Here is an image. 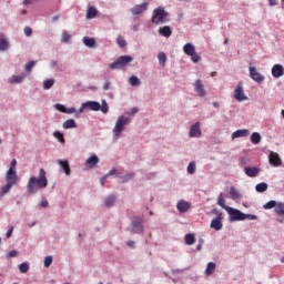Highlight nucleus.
Instances as JSON below:
<instances>
[{
    "label": "nucleus",
    "instance_id": "53",
    "mask_svg": "<svg viewBox=\"0 0 284 284\" xmlns=\"http://www.w3.org/2000/svg\"><path fill=\"white\" fill-rule=\"evenodd\" d=\"M24 34H26V37H32V28L26 27L24 28Z\"/></svg>",
    "mask_w": 284,
    "mask_h": 284
},
{
    "label": "nucleus",
    "instance_id": "34",
    "mask_svg": "<svg viewBox=\"0 0 284 284\" xmlns=\"http://www.w3.org/2000/svg\"><path fill=\"white\" fill-rule=\"evenodd\" d=\"M255 190L256 192H260V193L267 192V183L262 182L256 184Z\"/></svg>",
    "mask_w": 284,
    "mask_h": 284
},
{
    "label": "nucleus",
    "instance_id": "44",
    "mask_svg": "<svg viewBox=\"0 0 284 284\" xmlns=\"http://www.w3.org/2000/svg\"><path fill=\"white\" fill-rule=\"evenodd\" d=\"M53 136H55V139H58V141L60 143H65V138H63V133L59 132V131H55L53 133Z\"/></svg>",
    "mask_w": 284,
    "mask_h": 284
},
{
    "label": "nucleus",
    "instance_id": "7",
    "mask_svg": "<svg viewBox=\"0 0 284 284\" xmlns=\"http://www.w3.org/2000/svg\"><path fill=\"white\" fill-rule=\"evenodd\" d=\"M87 108H89V110H92L93 112H99V110H101V103H99L97 101L84 102L81 104L80 113H82L84 110H87Z\"/></svg>",
    "mask_w": 284,
    "mask_h": 284
},
{
    "label": "nucleus",
    "instance_id": "20",
    "mask_svg": "<svg viewBox=\"0 0 284 284\" xmlns=\"http://www.w3.org/2000/svg\"><path fill=\"white\" fill-rule=\"evenodd\" d=\"M245 136H250V130L247 129L237 130L232 133V139H241Z\"/></svg>",
    "mask_w": 284,
    "mask_h": 284
},
{
    "label": "nucleus",
    "instance_id": "18",
    "mask_svg": "<svg viewBox=\"0 0 284 284\" xmlns=\"http://www.w3.org/2000/svg\"><path fill=\"white\" fill-rule=\"evenodd\" d=\"M283 74H284V68L281 64H275L272 68V75L274 77V79H281Z\"/></svg>",
    "mask_w": 284,
    "mask_h": 284
},
{
    "label": "nucleus",
    "instance_id": "22",
    "mask_svg": "<svg viewBox=\"0 0 284 284\" xmlns=\"http://www.w3.org/2000/svg\"><path fill=\"white\" fill-rule=\"evenodd\" d=\"M159 34H161L162 37H166L168 39L172 37V28H170V26H164L159 29Z\"/></svg>",
    "mask_w": 284,
    "mask_h": 284
},
{
    "label": "nucleus",
    "instance_id": "49",
    "mask_svg": "<svg viewBox=\"0 0 284 284\" xmlns=\"http://www.w3.org/2000/svg\"><path fill=\"white\" fill-rule=\"evenodd\" d=\"M118 45H120L121 48H125V45H128V42L123 37H118Z\"/></svg>",
    "mask_w": 284,
    "mask_h": 284
},
{
    "label": "nucleus",
    "instance_id": "51",
    "mask_svg": "<svg viewBox=\"0 0 284 284\" xmlns=\"http://www.w3.org/2000/svg\"><path fill=\"white\" fill-rule=\"evenodd\" d=\"M54 108H55V110H58V112H63L64 114H65V111L68 109V108H65V105L59 104V103L55 104Z\"/></svg>",
    "mask_w": 284,
    "mask_h": 284
},
{
    "label": "nucleus",
    "instance_id": "60",
    "mask_svg": "<svg viewBox=\"0 0 284 284\" xmlns=\"http://www.w3.org/2000/svg\"><path fill=\"white\" fill-rule=\"evenodd\" d=\"M110 85H111L110 81L104 82L103 90H105V91L110 90Z\"/></svg>",
    "mask_w": 284,
    "mask_h": 284
},
{
    "label": "nucleus",
    "instance_id": "52",
    "mask_svg": "<svg viewBox=\"0 0 284 284\" xmlns=\"http://www.w3.org/2000/svg\"><path fill=\"white\" fill-rule=\"evenodd\" d=\"M191 57V60L193 61V63H199L201 61V55L193 53Z\"/></svg>",
    "mask_w": 284,
    "mask_h": 284
},
{
    "label": "nucleus",
    "instance_id": "39",
    "mask_svg": "<svg viewBox=\"0 0 284 284\" xmlns=\"http://www.w3.org/2000/svg\"><path fill=\"white\" fill-rule=\"evenodd\" d=\"M160 65H165V61H168V55L165 53L161 52L158 55Z\"/></svg>",
    "mask_w": 284,
    "mask_h": 284
},
{
    "label": "nucleus",
    "instance_id": "30",
    "mask_svg": "<svg viewBox=\"0 0 284 284\" xmlns=\"http://www.w3.org/2000/svg\"><path fill=\"white\" fill-rule=\"evenodd\" d=\"M251 143H253V145H258V143H261V133L258 132L252 133Z\"/></svg>",
    "mask_w": 284,
    "mask_h": 284
},
{
    "label": "nucleus",
    "instance_id": "28",
    "mask_svg": "<svg viewBox=\"0 0 284 284\" xmlns=\"http://www.w3.org/2000/svg\"><path fill=\"white\" fill-rule=\"evenodd\" d=\"M99 14V11H97V8L89 7L87 10V19H94Z\"/></svg>",
    "mask_w": 284,
    "mask_h": 284
},
{
    "label": "nucleus",
    "instance_id": "35",
    "mask_svg": "<svg viewBox=\"0 0 284 284\" xmlns=\"http://www.w3.org/2000/svg\"><path fill=\"white\" fill-rule=\"evenodd\" d=\"M275 213H276L278 216H283V214H284V203H278V204H276V206H275Z\"/></svg>",
    "mask_w": 284,
    "mask_h": 284
},
{
    "label": "nucleus",
    "instance_id": "45",
    "mask_svg": "<svg viewBox=\"0 0 284 284\" xmlns=\"http://www.w3.org/2000/svg\"><path fill=\"white\" fill-rule=\"evenodd\" d=\"M132 179H134L133 173H128L126 175L121 178V182L122 183H128V181H132Z\"/></svg>",
    "mask_w": 284,
    "mask_h": 284
},
{
    "label": "nucleus",
    "instance_id": "38",
    "mask_svg": "<svg viewBox=\"0 0 284 284\" xmlns=\"http://www.w3.org/2000/svg\"><path fill=\"white\" fill-rule=\"evenodd\" d=\"M186 245H194V235L193 234H186L184 237Z\"/></svg>",
    "mask_w": 284,
    "mask_h": 284
},
{
    "label": "nucleus",
    "instance_id": "43",
    "mask_svg": "<svg viewBox=\"0 0 284 284\" xmlns=\"http://www.w3.org/2000/svg\"><path fill=\"white\" fill-rule=\"evenodd\" d=\"M34 65H37V62L34 61H29L26 67H24V70L26 72L30 73L32 72V68H34Z\"/></svg>",
    "mask_w": 284,
    "mask_h": 284
},
{
    "label": "nucleus",
    "instance_id": "55",
    "mask_svg": "<svg viewBox=\"0 0 284 284\" xmlns=\"http://www.w3.org/2000/svg\"><path fill=\"white\" fill-rule=\"evenodd\" d=\"M245 219H248L250 221H256L258 217L254 214H245Z\"/></svg>",
    "mask_w": 284,
    "mask_h": 284
},
{
    "label": "nucleus",
    "instance_id": "15",
    "mask_svg": "<svg viewBox=\"0 0 284 284\" xmlns=\"http://www.w3.org/2000/svg\"><path fill=\"white\" fill-rule=\"evenodd\" d=\"M258 172H261V170L257 166H246L244 169V173L246 174V176H250L251 179L258 176Z\"/></svg>",
    "mask_w": 284,
    "mask_h": 284
},
{
    "label": "nucleus",
    "instance_id": "40",
    "mask_svg": "<svg viewBox=\"0 0 284 284\" xmlns=\"http://www.w3.org/2000/svg\"><path fill=\"white\" fill-rule=\"evenodd\" d=\"M196 172V164L194 162H190L187 165V174H194Z\"/></svg>",
    "mask_w": 284,
    "mask_h": 284
},
{
    "label": "nucleus",
    "instance_id": "27",
    "mask_svg": "<svg viewBox=\"0 0 284 284\" xmlns=\"http://www.w3.org/2000/svg\"><path fill=\"white\" fill-rule=\"evenodd\" d=\"M62 128L64 130H70L72 128H77V122L74 121V119H69V120L64 121V123L62 124Z\"/></svg>",
    "mask_w": 284,
    "mask_h": 284
},
{
    "label": "nucleus",
    "instance_id": "57",
    "mask_svg": "<svg viewBox=\"0 0 284 284\" xmlns=\"http://www.w3.org/2000/svg\"><path fill=\"white\" fill-rule=\"evenodd\" d=\"M14 232V227L11 226L8 231H7V239H10V236H12V233Z\"/></svg>",
    "mask_w": 284,
    "mask_h": 284
},
{
    "label": "nucleus",
    "instance_id": "33",
    "mask_svg": "<svg viewBox=\"0 0 284 284\" xmlns=\"http://www.w3.org/2000/svg\"><path fill=\"white\" fill-rule=\"evenodd\" d=\"M129 83L133 88H136V85H141V80L136 75H132L129 78Z\"/></svg>",
    "mask_w": 284,
    "mask_h": 284
},
{
    "label": "nucleus",
    "instance_id": "62",
    "mask_svg": "<svg viewBox=\"0 0 284 284\" xmlns=\"http://www.w3.org/2000/svg\"><path fill=\"white\" fill-rule=\"evenodd\" d=\"M106 179H108V175H104L103 178H101L100 183H101L102 187H103V185H105Z\"/></svg>",
    "mask_w": 284,
    "mask_h": 284
},
{
    "label": "nucleus",
    "instance_id": "61",
    "mask_svg": "<svg viewBox=\"0 0 284 284\" xmlns=\"http://www.w3.org/2000/svg\"><path fill=\"white\" fill-rule=\"evenodd\" d=\"M278 0H268V6L274 7L277 6Z\"/></svg>",
    "mask_w": 284,
    "mask_h": 284
},
{
    "label": "nucleus",
    "instance_id": "8",
    "mask_svg": "<svg viewBox=\"0 0 284 284\" xmlns=\"http://www.w3.org/2000/svg\"><path fill=\"white\" fill-rule=\"evenodd\" d=\"M250 77L255 83H263L265 81V77L261 74L255 67H250L248 68Z\"/></svg>",
    "mask_w": 284,
    "mask_h": 284
},
{
    "label": "nucleus",
    "instance_id": "64",
    "mask_svg": "<svg viewBox=\"0 0 284 284\" xmlns=\"http://www.w3.org/2000/svg\"><path fill=\"white\" fill-rule=\"evenodd\" d=\"M128 245H129L132 250H134V247H135L134 241H129V242H128Z\"/></svg>",
    "mask_w": 284,
    "mask_h": 284
},
{
    "label": "nucleus",
    "instance_id": "59",
    "mask_svg": "<svg viewBox=\"0 0 284 284\" xmlns=\"http://www.w3.org/2000/svg\"><path fill=\"white\" fill-rule=\"evenodd\" d=\"M116 174V169H111L105 176H114Z\"/></svg>",
    "mask_w": 284,
    "mask_h": 284
},
{
    "label": "nucleus",
    "instance_id": "37",
    "mask_svg": "<svg viewBox=\"0 0 284 284\" xmlns=\"http://www.w3.org/2000/svg\"><path fill=\"white\" fill-rule=\"evenodd\" d=\"M100 110L103 114H108L110 112V106L105 100H102V105H100Z\"/></svg>",
    "mask_w": 284,
    "mask_h": 284
},
{
    "label": "nucleus",
    "instance_id": "31",
    "mask_svg": "<svg viewBox=\"0 0 284 284\" xmlns=\"http://www.w3.org/2000/svg\"><path fill=\"white\" fill-rule=\"evenodd\" d=\"M215 270H216V264L213 263V262H210V263L207 264V266H206L205 274H206L207 276H212V273L215 272Z\"/></svg>",
    "mask_w": 284,
    "mask_h": 284
},
{
    "label": "nucleus",
    "instance_id": "3",
    "mask_svg": "<svg viewBox=\"0 0 284 284\" xmlns=\"http://www.w3.org/2000/svg\"><path fill=\"white\" fill-rule=\"evenodd\" d=\"M134 59L132 55H121L116 59V61L112 62L109 67L111 70H123V68H128L130 63H132Z\"/></svg>",
    "mask_w": 284,
    "mask_h": 284
},
{
    "label": "nucleus",
    "instance_id": "17",
    "mask_svg": "<svg viewBox=\"0 0 284 284\" xmlns=\"http://www.w3.org/2000/svg\"><path fill=\"white\" fill-rule=\"evenodd\" d=\"M190 207H192V206H191L190 203L186 202L185 200H180V201L178 202V204H176V209H178V211H179L181 214L187 212V210H190Z\"/></svg>",
    "mask_w": 284,
    "mask_h": 284
},
{
    "label": "nucleus",
    "instance_id": "29",
    "mask_svg": "<svg viewBox=\"0 0 284 284\" xmlns=\"http://www.w3.org/2000/svg\"><path fill=\"white\" fill-rule=\"evenodd\" d=\"M114 203H116V196L114 195H109L104 201L105 207H112Z\"/></svg>",
    "mask_w": 284,
    "mask_h": 284
},
{
    "label": "nucleus",
    "instance_id": "6",
    "mask_svg": "<svg viewBox=\"0 0 284 284\" xmlns=\"http://www.w3.org/2000/svg\"><path fill=\"white\" fill-rule=\"evenodd\" d=\"M226 212L230 215V221H245V214L239 210L226 207Z\"/></svg>",
    "mask_w": 284,
    "mask_h": 284
},
{
    "label": "nucleus",
    "instance_id": "10",
    "mask_svg": "<svg viewBox=\"0 0 284 284\" xmlns=\"http://www.w3.org/2000/svg\"><path fill=\"white\" fill-rule=\"evenodd\" d=\"M211 229L215 230L216 232L223 230V214L219 213L216 219H213L211 221Z\"/></svg>",
    "mask_w": 284,
    "mask_h": 284
},
{
    "label": "nucleus",
    "instance_id": "14",
    "mask_svg": "<svg viewBox=\"0 0 284 284\" xmlns=\"http://www.w3.org/2000/svg\"><path fill=\"white\" fill-rule=\"evenodd\" d=\"M268 161L271 165H274V168H278L282 164L278 153L271 152V154L268 155Z\"/></svg>",
    "mask_w": 284,
    "mask_h": 284
},
{
    "label": "nucleus",
    "instance_id": "25",
    "mask_svg": "<svg viewBox=\"0 0 284 284\" xmlns=\"http://www.w3.org/2000/svg\"><path fill=\"white\" fill-rule=\"evenodd\" d=\"M230 196L233 201H239L241 199V193L236 190V187L231 186L230 187Z\"/></svg>",
    "mask_w": 284,
    "mask_h": 284
},
{
    "label": "nucleus",
    "instance_id": "4",
    "mask_svg": "<svg viewBox=\"0 0 284 284\" xmlns=\"http://www.w3.org/2000/svg\"><path fill=\"white\" fill-rule=\"evenodd\" d=\"M130 123V118H125L123 115H120L115 122V126L113 128V134L115 139H120L121 134L123 133V130L125 125Z\"/></svg>",
    "mask_w": 284,
    "mask_h": 284
},
{
    "label": "nucleus",
    "instance_id": "26",
    "mask_svg": "<svg viewBox=\"0 0 284 284\" xmlns=\"http://www.w3.org/2000/svg\"><path fill=\"white\" fill-rule=\"evenodd\" d=\"M82 41L87 48H94V45H97V40L94 38L84 37Z\"/></svg>",
    "mask_w": 284,
    "mask_h": 284
},
{
    "label": "nucleus",
    "instance_id": "32",
    "mask_svg": "<svg viewBox=\"0 0 284 284\" xmlns=\"http://www.w3.org/2000/svg\"><path fill=\"white\" fill-rule=\"evenodd\" d=\"M10 48V43L6 38L0 39V52H6Z\"/></svg>",
    "mask_w": 284,
    "mask_h": 284
},
{
    "label": "nucleus",
    "instance_id": "58",
    "mask_svg": "<svg viewBox=\"0 0 284 284\" xmlns=\"http://www.w3.org/2000/svg\"><path fill=\"white\" fill-rule=\"evenodd\" d=\"M74 112H77V109H74V108H69V109H67V111L64 112V114H74Z\"/></svg>",
    "mask_w": 284,
    "mask_h": 284
},
{
    "label": "nucleus",
    "instance_id": "56",
    "mask_svg": "<svg viewBox=\"0 0 284 284\" xmlns=\"http://www.w3.org/2000/svg\"><path fill=\"white\" fill-rule=\"evenodd\" d=\"M19 254V252L17 251H10L8 254V258H14V256H17Z\"/></svg>",
    "mask_w": 284,
    "mask_h": 284
},
{
    "label": "nucleus",
    "instance_id": "2",
    "mask_svg": "<svg viewBox=\"0 0 284 284\" xmlns=\"http://www.w3.org/2000/svg\"><path fill=\"white\" fill-rule=\"evenodd\" d=\"M168 21V12H165V9L163 7H159L153 10L152 14V23L155 26H163V23H166Z\"/></svg>",
    "mask_w": 284,
    "mask_h": 284
},
{
    "label": "nucleus",
    "instance_id": "47",
    "mask_svg": "<svg viewBox=\"0 0 284 284\" xmlns=\"http://www.w3.org/2000/svg\"><path fill=\"white\" fill-rule=\"evenodd\" d=\"M217 205H220L224 210H227V207H230L225 205V200L223 199V194H221L220 197L217 199Z\"/></svg>",
    "mask_w": 284,
    "mask_h": 284
},
{
    "label": "nucleus",
    "instance_id": "1",
    "mask_svg": "<svg viewBox=\"0 0 284 284\" xmlns=\"http://www.w3.org/2000/svg\"><path fill=\"white\" fill-rule=\"evenodd\" d=\"M48 187V176H45V170L40 169L39 178L31 176L27 184V193L28 194H37L39 190H44Z\"/></svg>",
    "mask_w": 284,
    "mask_h": 284
},
{
    "label": "nucleus",
    "instance_id": "54",
    "mask_svg": "<svg viewBox=\"0 0 284 284\" xmlns=\"http://www.w3.org/2000/svg\"><path fill=\"white\" fill-rule=\"evenodd\" d=\"M17 169V159H13L11 161V164H10V169L9 170H12V172H16L14 170Z\"/></svg>",
    "mask_w": 284,
    "mask_h": 284
},
{
    "label": "nucleus",
    "instance_id": "19",
    "mask_svg": "<svg viewBox=\"0 0 284 284\" xmlns=\"http://www.w3.org/2000/svg\"><path fill=\"white\" fill-rule=\"evenodd\" d=\"M98 163H99V156L92 155L85 161L84 165L87 170H92V168H94Z\"/></svg>",
    "mask_w": 284,
    "mask_h": 284
},
{
    "label": "nucleus",
    "instance_id": "42",
    "mask_svg": "<svg viewBox=\"0 0 284 284\" xmlns=\"http://www.w3.org/2000/svg\"><path fill=\"white\" fill-rule=\"evenodd\" d=\"M276 201H274V200H271V201H268L266 204H264V210H272L273 207H276Z\"/></svg>",
    "mask_w": 284,
    "mask_h": 284
},
{
    "label": "nucleus",
    "instance_id": "23",
    "mask_svg": "<svg viewBox=\"0 0 284 284\" xmlns=\"http://www.w3.org/2000/svg\"><path fill=\"white\" fill-rule=\"evenodd\" d=\"M58 164L60 165V168L63 169L64 173L67 174V176H70L71 174V170H70V164L68 163V161H63V160H58Z\"/></svg>",
    "mask_w": 284,
    "mask_h": 284
},
{
    "label": "nucleus",
    "instance_id": "48",
    "mask_svg": "<svg viewBox=\"0 0 284 284\" xmlns=\"http://www.w3.org/2000/svg\"><path fill=\"white\" fill-rule=\"evenodd\" d=\"M12 185L13 184H10V183H8L7 182V185H4V186H2V196H3V194H8V192H10V190H12Z\"/></svg>",
    "mask_w": 284,
    "mask_h": 284
},
{
    "label": "nucleus",
    "instance_id": "16",
    "mask_svg": "<svg viewBox=\"0 0 284 284\" xmlns=\"http://www.w3.org/2000/svg\"><path fill=\"white\" fill-rule=\"evenodd\" d=\"M7 183L14 185L17 183V171L8 170L6 174Z\"/></svg>",
    "mask_w": 284,
    "mask_h": 284
},
{
    "label": "nucleus",
    "instance_id": "63",
    "mask_svg": "<svg viewBox=\"0 0 284 284\" xmlns=\"http://www.w3.org/2000/svg\"><path fill=\"white\" fill-rule=\"evenodd\" d=\"M49 203L47 200L41 202V207H48Z\"/></svg>",
    "mask_w": 284,
    "mask_h": 284
},
{
    "label": "nucleus",
    "instance_id": "11",
    "mask_svg": "<svg viewBox=\"0 0 284 284\" xmlns=\"http://www.w3.org/2000/svg\"><path fill=\"white\" fill-rule=\"evenodd\" d=\"M195 92L197 93V97H207V91H205V84H203L202 80H196L195 81Z\"/></svg>",
    "mask_w": 284,
    "mask_h": 284
},
{
    "label": "nucleus",
    "instance_id": "9",
    "mask_svg": "<svg viewBox=\"0 0 284 284\" xmlns=\"http://www.w3.org/2000/svg\"><path fill=\"white\" fill-rule=\"evenodd\" d=\"M234 99H236L239 102L247 101V97H245V92L243 91V82H240L234 90Z\"/></svg>",
    "mask_w": 284,
    "mask_h": 284
},
{
    "label": "nucleus",
    "instance_id": "24",
    "mask_svg": "<svg viewBox=\"0 0 284 284\" xmlns=\"http://www.w3.org/2000/svg\"><path fill=\"white\" fill-rule=\"evenodd\" d=\"M23 79H26V74L12 75L9 78V83H23Z\"/></svg>",
    "mask_w": 284,
    "mask_h": 284
},
{
    "label": "nucleus",
    "instance_id": "21",
    "mask_svg": "<svg viewBox=\"0 0 284 284\" xmlns=\"http://www.w3.org/2000/svg\"><path fill=\"white\" fill-rule=\"evenodd\" d=\"M183 52L184 54H186L187 57H192V54H194L196 52V48L194 47V44L192 43H186L183 47Z\"/></svg>",
    "mask_w": 284,
    "mask_h": 284
},
{
    "label": "nucleus",
    "instance_id": "50",
    "mask_svg": "<svg viewBox=\"0 0 284 284\" xmlns=\"http://www.w3.org/2000/svg\"><path fill=\"white\" fill-rule=\"evenodd\" d=\"M52 261L53 258L51 255L44 257V267H50V265H52Z\"/></svg>",
    "mask_w": 284,
    "mask_h": 284
},
{
    "label": "nucleus",
    "instance_id": "12",
    "mask_svg": "<svg viewBox=\"0 0 284 284\" xmlns=\"http://www.w3.org/2000/svg\"><path fill=\"white\" fill-rule=\"evenodd\" d=\"M148 10V2H143L142 4H136L131 9V12L134 17L139 14H143Z\"/></svg>",
    "mask_w": 284,
    "mask_h": 284
},
{
    "label": "nucleus",
    "instance_id": "41",
    "mask_svg": "<svg viewBox=\"0 0 284 284\" xmlns=\"http://www.w3.org/2000/svg\"><path fill=\"white\" fill-rule=\"evenodd\" d=\"M52 85H54V80L53 79H49V80H45L43 82L44 90H50V88H52Z\"/></svg>",
    "mask_w": 284,
    "mask_h": 284
},
{
    "label": "nucleus",
    "instance_id": "46",
    "mask_svg": "<svg viewBox=\"0 0 284 284\" xmlns=\"http://www.w3.org/2000/svg\"><path fill=\"white\" fill-rule=\"evenodd\" d=\"M19 270L22 274H26L28 270H30V265H28V263H22L19 265Z\"/></svg>",
    "mask_w": 284,
    "mask_h": 284
},
{
    "label": "nucleus",
    "instance_id": "36",
    "mask_svg": "<svg viewBox=\"0 0 284 284\" xmlns=\"http://www.w3.org/2000/svg\"><path fill=\"white\" fill-rule=\"evenodd\" d=\"M70 39H72V36L68 31H63L61 37L62 43H70Z\"/></svg>",
    "mask_w": 284,
    "mask_h": 284
},
{
    "label": "nucleus",
    "instance_id": "5",
    "mask_svg": "<svg viewBox=\"0 0 284 284\" xmlns=\"http://www.w3.org/2000/svg\"><path fill=\"white\" fill-rule=\"evenodd\" d=\"M131 225H132V234H143L144 229H143V217L134 216L131 220Z\"/></svg>",
    "mask_w": 284,
    "mask_h": 284
},
{
    "label": "nucleus",
    "instance_id": "13",
    "mask_svg": "<svg viewBox=\"0 0 284 284\" xmlns=\"http://www.w3.org/2000/svg\"><path fill=\"white\" fill-rule=\"evenodd\" d=\"M189 136L191 139L201 136V123L196 122L195 124L191 125Z\"/></svg>",
    "mask_w": 284,
    "mask_h": 284
}]
</instances>
